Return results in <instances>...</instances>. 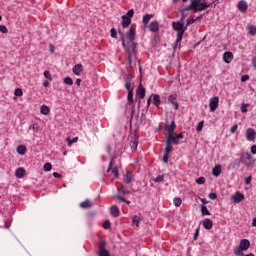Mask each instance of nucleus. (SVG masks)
Returning <instances> with one entry per match:
<instances>
[{"mask_svg": "<svg viewBox=\"0 0 256 256\" xmlns=\"http://www.w3.org/2000/svg\"><path fill=\"white\" fill-rule=\"evenodd\" d=\"M209 7H211V4L207 2H202V4H199V1L194 0L190 3V5L183 8L182 11L186 13V11H191V9H193L194 11L199 13L201 11H205V9H209Z\"/></svg>", "mask_w": 256, "mask_h": 256, "instance_id": "nucleus-1", "label": "nucleus"}, {"mask_svg": "<svg viewBox=\"0 0 256 256\" xmlns=\"http://www.w3.org/2000/svg\"><path fill=\"white\" fill-rule=\"evenodd\" d=\"M241 163L245 165L248 169H253L255 167V158L249 152H242L240 154Z\"/></svg>", "mask_w": 256, "mask_h": 256, "instance_id": "nucleus-2", "label": "nucleus"}, {"mask_svg": "<svg viewBox=\"0 0 256 256\" xmlns=\"http://www.w3.org/2000/svg\"><path fill=\"white\" fill-rule=\"evenodd\" d=\"M251 247V242L248 239H242L239 246L234 250L235 255H245L243 251H247Z\"/></svg>", "mask_w": 256, "mask_h": 256, "instance_id": "nucleus-3", "label": "nucleus"}, {"mask_svg": "<svg viewBox=\"0 0 256 256\" xmlns=\"http://www.w3.org/2000/svg\"><path fill=\"white\" fill-rule=\"evenodd\" d=\"M135 36V28L131 27L129 31L126 33V37L132 43L133 53H136L137 51V42H135Z\"/></svg>", "mask_w": 256, "mask_h": 256, "instance_id": "nucleus-4", "label": "nucleus"}, {"mask_svg": "<svg viewBox=\"0 0 256 256\" xmlns=\"http://www.w3.org/2000/svg\"><path fill=\"white\" fill-rule=\"evenodd\" d=\"M172 27L177 33H185V31H187V27L180 21L173 22Z\"/></svg>", "mask_w": 256, "mask_h": 256, "instance_id": "nucleus-5", "label": "nucleus"}, {"mask_svg": "<svg viewBox=\"0 0 256 256\" xmlns=\"http://www.w3.org/2000/svg\"><path fill=\"white\" fill-rule=\"evenodd\" d=\"M107 243L105 242V240H101L98 247L100 249L98 255L99 256H109V251L107 249H105Z\"/></svg>", "mask_w": 256, "mask_h": 256, "instance_id": "nucleus-6", "label": "nucleus"}, {"mask_svg": "<svg viewBox=\"0 0 256 256\" xmlns=\"http://www.w3.org/2000/svg\"><path fill=\"white\" fill-rule=\"evenodd\" d=\"M209 107H210L211 113H213V111H215L217 107H219V97L216 96L211 98Z\"/></svg>", "mask_w": 256, "mask_h": 256, "instance_id": "nucleus-7", "label": "nucleus"}, {"mask_svg": "<svg viewBox=\"0 0 256 256\" xmlns=\"http://www.w3.org/2000/svg\"><path fill=\"white\" fill-rule=\"evenodd\" d=\"M246 139L247 141H255L256 139V131L253 128H248L246 130Z\"/></svg>", "mask_w": 256, "mask_h": 256, "instance_id": "nucleus-8", "label": "nucleus"}, {"mask_svg": "<svg viewBox=\"0 0 256 256\" xmlns=\"http://www.w3.org/2000/svg\"><path fill=\"white\" fill-rule=\"evenodd\" d=\"M124 79H125V89H127L128 92L133 91V87H131V74L127 73L124 75Z\"/></svg>", "mask_w": 256, "mask_h": 256, "instance_id": "nucleus-9", "label": "nucleus"}, {"mask_svg": "<svg viewBox=\"0 0 256 256\" xmlns=\"http://www.w3.org/2000/svg\"><path fill=\"white\" fill-rule=\"evenodd\" d=\"M130 146H131L132 152L135 153V151H137V147H139V138L137 136H134L131 138Z\"/></svg>", "mask_w": 256, "mask_h": 256, "instance_id": "nucleus-10", "label": "nucleus"}, {"mask_svg": "<svg viewBox=\"0 0 256 256\" xmlns=\"http://www.w3.org/2000/svg\"><path fill=\"white\" fill-rule=\"evenodd\" d=\"M166 143H169L170 145H179L177 136L173 134H168V136L166 137Z\"/></svg>", "mask_w": 256, "mask_h": 256, "instance_id": "nucleus-11", "label": "nucleus"}, {"mask_svg": "<svg viewBox=\"0 0 256 256\" xmlns=\"http://www.w3.org/2000/svg\"><path fill=\"white\" fill-rule=\"evenodd\" d=\"M136 96L138 97V99H145V87H143L142 84H139L136 90Z\"/></svg>", "mask_w": 256, "mask_h": 256, "instance_id": "nucleus-12", "label": "nucleus"}, {"mask_svg": "<svg viewBox=\"0 0 256 256\" xmlns=\"http://www.w3.org/2000/svg\"><path fill=\"white\" fill-rule=\"evenodd\" d=\"M243 199H245V195L239 191H237L236 194L232 196V201L234 203H241Z\"/></svg>", "mask_w": 256, "mask_h": 256, "instance_id": "nucleus-13", "label": "nucleus"}, {"mask_svg": "<svg viewBox=\"0 0 256 256\" xmlns=\"http://www.w3.org/2000/svg\"><path fill=\"white\" fill-rule=\"evenodd\" d=\"M175 129H177V124H175L174 120L169 125H166L168 135H174Z\"/></svg>", "mask_w": 256, "mask_h": 256, "instance_id": "nucleus-14", "label": "nucleus"}, {"mask_svg": "<svg viewBox=\"0 0 256 256\" xmlns=\"http://www.w3.org/2000/svg\"><path fill=\"white\" fill-rule=\"evenodd\" d=\"M177 99V94H171L168 97V101L175 107V110L177 111L179 109V103L175 101Z\"/></svg>", "mask_w": 256, "mask_h": 256, "instance_id": "nucleus-15", "label": "nucleus"}, {"mask_svg": "<svg viewBox=\"0 0 256 256\" xmlns=\"http://www.w3.org/2000/svg\"><path fill=\"white\" fill-rule=\"evenodd\" d=\"M202 224L204 229H207L208 231L213 229V220L209 218L204 219Z\"/></svg>", "mask_w": 256, "mask_h": 256, "instance_id": "nucleus-16", "label": "nucleus"}, {"mask_svg": "<svg viewBox=\"0 0 256 256\" xmlns=\"http://www.w3.org/2000/svg\"><path fill=\"white\" fill-rule=\"evenodd\" d=\"M110 215H112V217H119V215H120L119 207L116 205L111 206L110 207Z\"/></svg>", "mask_w": 256, "mask_h": 256, "instance_id": "nucleus-17", "label": "nucleus"}, {"mask_svg": "<svg viewBox=\"0 0 256 256\" xmlns=\"http://www.w3.org/2000/svg\"><path fill=\"white\" fill-rule=\"evenodd\" d=\"M224 63H231L233 61V52H225L223 54Z\"/></svg>", "mask_w": 256, "mask_h": 256, "instance_id": "nucleus-18", "label": "nucleus"}, {"mask_svg": "<svg viewBox=\"0 0 256 256\" xmlns=\"http://www.w3.org/2000/svg\"><path fill=\"white\" fill-rule=\"evenodd\" d=\"M247 2L245 0H241L238 2V9L241 13H245L247 11Z\"/></svg>", "mask_w": 256, "mask_h": 256, "instance_id": "nucleus-19", "label": "nucleus"}, {"mask_svg": "<svg viewBox=\"0 0 256 256\" xmlns=\"http://www.w3.org/2000/svg\"><path fill=\"white\" fill-rule=\"evenodd\" d=\"M131 25V18L127 17V16H122V27L124 29H127V27H129Z\"/></svg>", "mask_w": 256, "mask_h": 256, "instance_id": "nucleus-20", "label": "nucleus"}, {"mask_svg": "<svg viewBox=\"0 0 256 256\" xmlns=\"http://www.w3.org/2000/svg\"><path fill=\"white\" fill-rule=\"evenodd\" d=\"M74 75H81L83 73V65L76 64L72 69Z\"/></svg>", "mask_w": 256, "mask_h": 256, "instance_id": "nucleus-21", "label": "nucleus"}, {"mask_svg": "<svg viewBox=\"0 0 256 256\" xmlns=\"http://www.w3.org/2000/svg\"><path fill=\"white\" fill-rule=\"evenodd\" d=\"M80 207L81 209H91V207H93V203L89 199H86L84 202L80 203Z\"/></svg>", "mask_w": 256, "mask_h": 256, "instance_id": "nucleus-22", "label": "nucleus"}, {"mask_svg": "<svg viewBox=\"0 0 256 256\" xmlns=\"http://www.w3.org/2000/svg\"><path fill=\"white\" fill-rule=\"evenodd\" d=\"M149 29L152 33H157V31H159V22L157 21L151 22Z\"/></svg>", "mask_w": 256, "mask_h": 256, "instance_id": "nucleus-23", "label": "nucleus"}, {"mask_svg": "<svg viewBox=\"0 0 256 256\" xmlns=\"http://www.w3.org/2000/svg\"><path fill=\"white\" fill-rule=\"evenodd\" d=\"M212 175L214 177H219V175H221V164L215 165V167L212 169Z\"/></svg>", "mask_w": 256, "mask_h": 256, "instance_id": "nucleus-24", "label": "nucleus"}, {"mask_svg": "<svg viewBox=\"0 0 256 256\" xmlns=\"http://www.w3.org/2000/svg\"><path fill=\"white\" fill-rule=\"evenodd\" d=\"M25 173H26L25 168H18L15 171V175L18 179H23V177H25Z\"/></svg>", "mask_w": 256, "mask_h": 256, "instance_id": "nucleus-25", "label": "nucleus"}, {"mask_svg": "<svg viewBox=\"0 0 256 256\" xmlns=\"http://www.w3.org/2000/svg\"><path fill=\"white\" fill-rule=\"evenodd\" d=\"M117 195H131V191L125 189V186L122 185L119 189H117Z\"/></svg>", "mask_w": 256, "mask_h": 256, "instance_id": "nucleus-26", "label": "nucleus"}, {"mask_svg": "<svg viewBox=\"0 0 256 256\" xmlns=\"http://www.w3.org/2000/svg\"><path fill=\"white\" fill-rule=\"evenodd\" d=\"M153 96V105H155V107H159V105H161V96H159L158 94H154Z\"/></svg>", "mask_w": 256, "mask_h": 256, "instance_id": "nucleus-27", "label": "nucleus"}, {"mask_svg": "<svg viewBox=\"0 0 256 256\" xmlns=\"http://www.w3.org/2000/svg\"><path fill=\"white\" fill-rule=\"evenodd\" d=\"M153 19V14H146L143 16L142 23L143 25H148L149 22Z\"/></svg>", "mask_w": 256, "mask_h": 256, "instance_id": "nucleus-28", "label": "nucleus"}, {"mask_svg": "<svg viewBox=\"0 0 256 256\" xmlns=\"http://www.w3.org/2000/svg\"><path fill=\"white\" fill-rule=\"evenodd\" d=\"M16 151H17L18 155H25L27 148L25 147V145H19L16 148Z\"/></svg>", "mask_w": 256, "mask_h": 256, "instance_id": "nucleus-29", "label": "nucleus"}, {"mask_svg": "<svg viewBox=\"0 0 256 256\" xmlns=\"http://www.w3.org/2000/svg\"><path fill=\"white\" fill-rule=\"evenodd\" d=\"M183 35H185V32H177L176 44L174 46V49L177 48V43H181V41H183Z\"/></svg>", "mask_w": 256, "mask_h": 256, "instance_id": "nucleus-30", "label": "nucleus"}, {"mask_svg": "<svg viewBox=\"0 0 256 256\" xmlns=\"http://www.w3.org/2000/svg\"><path fill=\"white\" fill-rule=\"evenodd\" d=\"M247 29H248L249 35H251L252 37H255V35H256V26L250 25V26H247Z\"/></svg>", "mask_w": 256, "mask_h": 256, "instance_id": "nucleus-31", "label": "nucleus"}, {"mask_svg": "<svg viewBox=\"0 0 256 256\" xmlns=\"http://www.w3.org/2000/svg\"><path fill=\"white\" fill-rule=\"evenodd\" d=\"M66 141L68 143V147H71L73 143H77V141H79V137H74L73 139H71L70 137H67Z\"/></svg>", "mask_w": 256, "mask_h": 256, "instance_id": "nucleus-32", "label": "nucleus"}, {"mask_svg": "<svg viewBox=\"0 0 256 256\" xmlns=\"http://www.w3.org/2000/svg\"><path fill=\"white\" fill-rule=\"evenodd\" d=\"M49 107L47 105H42L41 109H40V113H42V115H49Z\"/></svg>", "mask_w": 256, "mask_h": 256, "instance_id": "nucleus-33", "label": "nucleus"}, {"mask_svg": "<svg viewBox=\"0 0 256 256\" xmlns=\"http://www.w3.org/2000/svg\"><path fill=\"white\" fill-rule=\"evenodd\" d=\"M241 167V160H235L231 165V169H239Z\"/></svg>", "mask_w": 256, "mask_h": 256, "instance_id": "nucleus-34", "label": "nucleus"}, {"mask_svg": "<svg viewBox=\"0 0 256 256\" xmlns=\"http://www.w3.org/2000/svg\"><path fill=\"white\" fill-rule=\"evenodd\" d=\"M173 151V146L169 142H166V147H165V154L169 155Z\"/></svg>", "mask_w": 256, "mask_h": 256, "instance_id": "nucleus-35", "label": "nucleus"}, {"mask_svg": "<svg viewBox=\"0 0 256 256\" xmlns=\"http://www.w3.org/2000/svg\"><path fill=\"white\" fill-rule=\"evenodd\" d=\"M140 222H141V218L139 216H133L132 218L133 225H136V227H139Z\"/></svg>", "mask_w": 256, "mask_h": 256, "instance_id": "nucleus-36", "label": "nucleus"}, {"mask_svg": "<svg viewBox=\"0 0 256 256\" xmlns=\"http://www.w3.org/2000/svg\"><path fill=\"white\" fill-rule=\"evenodd\" d=\"M201 213L202 215H211V212H209V209H207V206L205 205L201 206Z\"/></svg>", "mask_w": 256, "mask_h": 256, "instance_id": "nucleus-37", "label": "nucleus"}, {"mask_svg": "<svg viewBox=\"0 0 256 256\" xmlns=\"http://www.w3.org/2000/svg\"><path fill=\"white\" fill-rule=\"evenodd\" d=\"M131 181H133V177H131V175H129V172H127L126 177L124 179V183H126V185H129Z\"/></svg>", "mask_w": 256, "mask_h": 256, "instance_id": "nucleus-38", "label": "nucleus"}, {"mask_svg": "<svg viewBox=\"0 0 256 256\" xmlns=\"http://www.w3.org/2000/svg\"><path fill=\"white\" fill-rule=\"evenodd\" d=\"M173 203L175 207H181V203H183V200H181V198H174Z\"/></svg>", "mask_w": 256, "mask_h": 256, "instance_id": "nucleus-39", "label": "nucleus"}, {"mask_svg": "<svg viewBox=\"0 0 256 256\" xmlns=\"http://www.w3.org/2000/svg\"><path fill=\"white\" fill-rule=\"evenodd\" d=\"M112 174L114 175V177L116 179L119 178V168L117 166H115L113 169H112Z\"/></svg>", "mask_w": 256, "mask_h": 256, "instance_id": "nucleus-40", "label": "nucleus"}, {"mask_svg": "<svg viewBox=\"0 0 256 256\" xmlns=\"http://www.w3.org/2000/svg\"><path fill=\"white\" fill-rule=\"evenodd\" d=\"M133 15H135V10L130 9L127 11L126 15H124V17H128L129 19H131L133 17Z\"/></svg>", "mask_w": 256, "mask_h": 256, "instance_id": "nucleus-41", "label": "nucleus"}, {"mask_svg": "<svg viewBox=\"0 0 256 256\" xmlns=\"http://www.w3.org/2000/svg\"><path fill=\"white\" fill-rule=\"evenodd\" d=\"M127 100H128V103H130V104H133V103H134V100H133V91L128 92Z\"/></svg>", "mask_w": 256, "mask_h": 256, "instance_id": "nucleus-42", "label": "nucleus"}, {"mask_svg": "<svg viewBox=\"0 0 256 256\" xmlns=\"http://www.w3.org/2000/svg\"><path fill=\"white\" fill-rule=\"evenodd\" d=\"M196 183L198 185H205V177L201 176V177L197 178Z\"/></svg>", "mask_w": 256, "mask_h": 256, "instance_id": "nucleus-43", "label": "nucleus"}, {"mask_svg": "<svg viewBox=\"0 0 256 256\" xmlns=\"http://www.w3.org/2000/svg\"><path fill=\"white\" fill-rule=\"evenodd\" d=\"M155 183H161L165 181V176H157L156 178L153 179Z\"/></svg>", "mask_w": 256, "mask_h": 256, "instance_id": "nucleus-44", "label": "nucleus"}, {"mask_svg": "<svg viewBox=\"0 0 256 256\" xmlns=\"http://www.w3.org/2000/svg\"><path fill=\"white\" fill-rule=\"evenodd\" d=\"M44 171H51L53 169V166L51 163H45L43 166Z\"/></svg>", "mask_w": 256, "mask_h": 256, "instance_id": "nucleus-45", "label": "nucleus"}, {"mask_svg": "<svg viewBox=\"0 0 256 256\" xmlns=\"http://www.w3.org/2000/svg\"><path fill=\"white\" fill-rule=\"evenodd\" d=\"M65 85H73V79L71 77L64 78Z\"/></svg>", "mask_w": 256, "mask_h": 256, "instance_id": "nucleus-46", "label": "nucleus"}, {"mask_svg": "<svg viewBox=\"0 0 256 256\" xmlns=\"http://www.w3.org/2000/svg\"><path fill=\"white\" fill-rule=\"evenodd\" d=\"M205 125V122L201 121L198 123V126L196 128V131L200 133V131H203V126Z\"/></svg>", "mask_w": 256, "mask_h": 256, "instance_id": "nucleus-47", "label": "nucleus"}, {"mask_svg": "<svg viewBox=\"0 0 256 256\" xmlns=\"http://www.w3.org/2000/svg\"><path fill=\"white\" fill-rule=\"evenodd\" d=\"M14 95H15L16 97H21V96H23V90H21V88L16 89L15 92H14Z\"/></svg>", "mask_w": 256, "mask_h": 256, "instance_id": "nucleus-48", "label": "nucleus"}, {"mask_svg": "<svg viewBox=\"0 0 256 256\" xmlns=\"http://www.w3.org/2000/svg\"><path fill=\"white\" fill-rule=\"evenodd\" d=\"M110 34H111L112 39H117V30L115 28H112L110 30Z\"/></svg>", "mask_w": 256, "mask_h": 256, "instance_id": "nucleus-49", "label": "nucleus"}, {"mask_svg": "<svg viewBox=\"0 0 256 256\" xmlns=\"http://www.w3.org/2000/svg\"><path fill=\"white\" fill-rule=\"evenodd\" d=\"M247 107H249V104L242 103L241 105V113H247Z\"/></svg>", "mask_w": 256, "mask_h": 256, "instance_id": "nucleus-50", "label": "nucleus"}, {"mask_svg": "<svg viewBox=\"0 0 256 256\" xmlns=\"http://www.w3.org/2000/svg\"><path fill=\"white\" fill-rule=\"evenodd\" d=\"M0 33H9V29H7V26L0 25Z\"/></svg>", "mask_w": 256, "mask_h": 256, "instance_id": "nucleus-51", "label": "nucleus"}, {"mask_svg": "<svg viewBox=\"0 0 256 256\" xmlns=\"http://www.w3.org/2000/svg\"><path fill=\"white\" fill-rule=\"evenodd\" d=\"M197 21V19L195 18H191L190 20L187 21L185 27L187 29V27H189L190 25H193V23H195Z\"/></svg>", "mask_w": 256, "mask_h": 256, "instance_id": "nucleus-52", "label": "nucleus"}, {"mask_svg": "<svg viewBox=\"0 0 256 256\" xmlns=\"http://www.w3.org/2000/svg\"><path fill=\"white\" fill-rule=\"evenodd\" d=\"M110 227H111V221L106 220V221L103 223V228H104V229H109Z\"/></svg>", "mask_w": 256, "mask_h": 256, "instance_id": "nucleus-53", "label": "nucleus"}, {"mask_svg": "<svg viewBox=\"0 0 256 256\" xmlns=\"http://www.w3.org/2000/svg\"><path fill=\"white\" fill-rule=\"evenodd\" d=\"M209 199H211L212 201H215V199H217V193L215 192H211L209 195H208Z\"/></svg>", "mask_w": 256, "mask_h": 256, "instance_id": "nucleus-54", "label": "nucleus"}, {"mask_svg": "<svg viewBox=\"0 0 256 256\" xmlns=\"http://www.w3.org/2000/svg\"><path fill=\"white\" fill-rule=\"evenodd\" d=\"M115 199H118V201H121L122 203H126L127 199H125L124 197H122L121 195L117 194L115 196Z\"/></svg>", "mask_w": 256, "mask_h": 256, "instance_id": "nucleus-55", "label": "nucleus"}, {"mask_svg": "<svg viewBox=\"0 0 256 256\" xmlns=\"http://www.w3.org/2000/svg\"><path fill=\"white\" fill-rule=\"evenodd\" d=\"M44 77L46 78V79H49L50 81H51V72H49L48 70H46V71H44Z\"/></svg>", "mask_w": 256, "mask_h": 256, "instance_id": "nucleus-56", "label": "nucleus"}, {"mask_svg": "<svg viewBox=\"0 0 256 256\" xmlns=\"http://www.w3.org/2000/svg\"><path fill=\"white\" fill-rule=\"evenodd\" d=\"M180 13H181L180 21L185 20L187 18V14L185 13V11L181 10Z\"/></svg>", "mask_w": 256, "mask_h": 256, "instance_id": "nucleus-57", "label": "nucleus"}, {"mask_svg": "<svg viewBox=\"0 0 256 256\" xmlns=\"http://www.w3.org/2000/svg\"><path fill=\"white\" fill-rule=\"evenodd\" d=\"M193 239H194V241H197V239H199V227L196 229Z\"/></svg>", "mask_w": 256, "mask_h": 256, "instance_id": "nucleus-58", "label": "nucleus"}, {"mask_svg": "<svg viewBox=\"0 0 256 256\" xmlns=\"http://www.w3.org/2000/svg\"><path fill=\"white\" fill-rule=\"evenodd\" d=\"M112 169H113V157H111V160H110V163H109V166H108L107 173H109V171H111Z\"/></svg>", "mask_w": 256, "mask_h": 256, "instance_id": "nucleus-59", "label": "nucleus"}, {"mask_svg": "<svg viewBox=\"0 0 256 256\" xmlns=\"http://www.w3.org/2000/svg\"><path fill=\"white\" fill-rule=\"evenodd\" d=\"M245 81H249V75H243L242 77H241V82L242 83H245Z\"/></svg>", "mask_w": 256, "mask_h": 256, "instance_id": "nucleus-60", "label": "nucleus"}, {"mask_svg": "<svg viewBox=\"0 0 256 256\" xmlns=\"http://www.w3.org/2000/svg\"><path fill=\"white\" fill-rule=\"evenodd\" d=\"M163 163H169V154H164Z\"/></svg>", "mask_w": 256, "mask_h": 256, "instance_id": "nucleus-61", "label": "nucleus"}, {"mask_svg": "<svg viewBox=\"0 0 256 256\" xmlns=\"http://www.w3.org/2000/svg\"><path fill=\"white\" fill-rule=\"evenodd\" d=\"M237 128H238V125L237 124H235L234 126H232L231 127V129H230V133H235V131H237Z\"/></svg>", "mask_w": 256, "mask_h": 256, "instance_id": "nucleus-62", "label": "nucleus"}, {"mask_svg": "<svg viewBox=\"0 0 256 256\" xmlns=\"http://www.w3.org/2000/svg\"><path fill=\"white\" fill-rule=\"evenodd\" d=\"M251 154L256 155V145L255 144L251 146Z\"/></svg>", "mask_w": 256, "mask_h": 256, "instance_id": "nucleus-63", "label": "nucleus"}, {"mask_svg": "<svg viewBox=\"0 0 256 256\" xmlns=\"http://www.w3.org/2000/svg\"><path fill=\"white\" fill-rule=\"evenodd\" d=\"M251 179H252V177H251V176H248V177L245 179V184H246V185H249V183H251Z\"/></svg>", "mask_w": 256, "mask_h": 256, "instance_id": "nucleus-64", "label": "nucleus"}]
</instances>
